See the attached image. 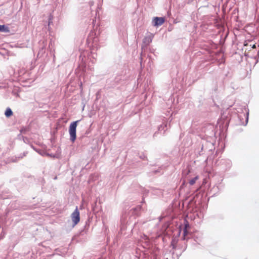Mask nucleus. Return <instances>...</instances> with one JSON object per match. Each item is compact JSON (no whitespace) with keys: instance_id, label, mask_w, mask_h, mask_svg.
<instances>
[{"instance_id":"10","label":"nucleus","mask_w":259,"mask_h":259,"mask_svg":"<svg viewBox=\"0 0 259 259\" xmlns=\"http://www.w3.org/2000/svg\"><path fill=\"white\" fill-rule=\"evenodd\" d=\"M252 48H256V46L255 45H253V46H252Z\"/></svg>"},{"instance_id":"9","label":"nucleus","mask_w":259,"mask_h":259,"mask_svg":"<svg viewBox=\"0 0 259 259\" xmlns=\"http://www.w3.org/2000/svg\"><path fill=\"white\" fill-rule=\"evenodd\" d=\"M198 179V176H196L195 177V178H194L193 179H191L190 182H189V183L191 185H194L195 182H196V181Z\"/></svg>"},{"instance_id":"3","label":"nucleus","mask_w":259,"mask_h":259,"mask_svg":"<svg viewBox=\"0 0 259 259\" xmlns=\"http://www.w3.org/2000/svg\"><path fill=\"white\" fill-rule=\"evenodd\" d=\"M153 22L154 26L161 25L164 22V18L162 17H154Z\"/></svg>"},{"instance_id":"1","label":"nucleus","mask_w":259,"mask_h":259,"mask_svg":"<svg viewBox=\"0 0 259 259\" xmlns=\"http://www.w3.org/2000/svg\"><path fill=\"white\" fill-rule=\"evenodd\" d=\"M79 120H77L72 122L69 128V133L70 136V140L72 142H74L76 139V128L77 125V123L79 122Z\"/></svg>"},{"instance_id":"7","label":"nucleus","mask_w":259,"mask_h":259,"mask_svg":"<svg viewBox=\"0 0 259 259\" xmlns=\"http://www.w3.org/2000/svg\"><path fill=\"white\" fill-rule=\"evenodd\" d=\"M53 16L52 14H50L49 17V21H48V29H50V25L51 24L53 23Z\"/></svg>"},{"instance_id":"6","label":"nucleus","mask_w":259,"mask_h":259,"mask_svg":"<svg viewBox=\"0 0 259 259\" xmlns=\"http://www.w3.org/2000/svg\"><path fill=\"white\" fill-rule=\"evenodd\" d=\"M9 29L5 25H0V32H8Z\"/></svg>"},{"instance_id":"8","label":"nucleus","mask_w":259,"mask_h":259,"mask_svg":"<svg viewBox=\"0 0 259 259\" xmlns=\"http://www.w3.org/2000/svg\"><path fill=\"white\" fill-rule=\"evenodd\" d=\"M144 41L145 43L148 44L152 41V38L151 37H146L144 38Z\"/></svg>"},{"instance_id":"2","label":"nucleus","mask_w":259,"mask_h":259,"mask_svg":"<svg viewBox=\"0 0 259 259\" xmlns=\"http://www.w3.org/2000/svg\"><path fill=\"white\" fill-rule=\"evenodd\" d=\"M71 219L73 223V226L76 225L80 221L79 212L77 207L71 214Z\"/></svg>"},{"instance_id":"11","label":"nucleus","mask_w":259,"mask_h":259,"mask_svg":"<svg viewBox=\"0 0 259 259\" xmlns=\"http://www.w3.org/2000/svg\"><path fill=\"white\" fill-rule=\"evenodd\" d=\"M140 157H141V158H143V159H144V158L145 157V156H141Z\"/></svg>"},{"instance_id":"12","label":"nucleus","mask_w":259,"mask_h":259,"mask_svg":"<svg viewBox=\"0 0 259 259\" xmlns=\"http://www.w3.org/2000/svg\"><path fill=\"white\" fill-rule=\"evenodd\" d=\"M140 157H141V158H143V159H144V158L145 157V156H141Z\"/></svg>"},{"instance_id":"5","label":"nucleus","mask_w":259,"mask_h":259,"mask_svg":"<svg viewBox=\"0 0 259 259\" xmlns=\"http://www.w3.org/2000/svg\"><path fill=\"white\" fill-rule=\"evenodd\" d=\"M189 228V225L188 224V223L187 222L185 224V227H184V237L186 236L188 233V232H187V229Z\"/></svg>"},{"instance_id":"4","label":"nucleus","mask_w":259,"mask_h":259,"mask_svg":"<svg viewBox=\"0 0 259 259\" xmlns=\"http://www.w3.org/2000/svg\"><path fill=\"white\" fill-rule=\"evenodd\" d=\"M5 114L7 117H9L13 115V112L10 108H7Z\"/></svg>"}]
</instances>
